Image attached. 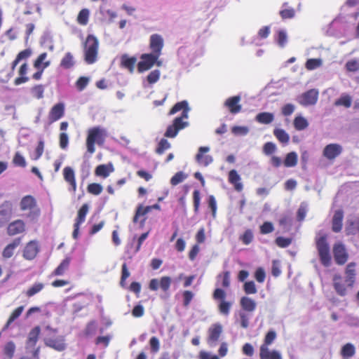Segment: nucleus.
Segmentation results:
<instances>
[{
	"instance_id": "48",
	"label": "nucleus",
	"mask_w": 359,
	"mask_h": 359,
	"mask_svg": "<svg viewBox=\"0 0 359 359\" xmlns=\"http://www.w3.org/2000/svg\"><path fill=\"white\" fill-rule=\"evenodd\" d=\"M31 93L34 97L41 99L43 97L44 86L41 84L35 85L31 88Z\"/></svg>"
},
{
	"instance_id": "62",
	"label": "nucleus",
	"mask_w": 359,
	"mask_h": 359,
	"mask_svg": "<svg viewBox=\"0 0 359 359\" xmlns=\"http://www.w3.org/2000/svg\"><path fill=\"white\" fill-rule=\"evenodd\" d=\"M201 202L200 191L198 190H194L193 192V203L194 209L195 213H198Z\"/></svg>"
},
{
	"instance_id": "52",
	"label": "nucleus",
	"mask_w": 359,
	"mask_h": 359,
	"mask_svg": "<svg viewBox=\"0 0 359 359\" xmlns=\"http://www.w3.org/2000/svg\"><path fill=\"white\" fill-rule=\"evenodd\" d=\"M161 76V72L158 69L151 71L147 76V81L149 84L156 83Z\"/></svg>"
},
{
	"instance_id": "4",
	"label": "nucleus",
	"mask_w": 359,
	"mask_h": 359,
	"mask_svg": "<svg viewBox=\"0 0 359 359\" xmlns=\"http://www.w3.org/2000/svg\"><path fill=\"white\" fill-rule=\"evenodd\" d=\"M99 41L93 34H88L83 43L84 60L88 65L95 63L97 60Z\"/></svg>"
},
{
	"instance_id": "12",
	"label": "nucleus",
	"mask_w": 359,
	"mask_h": 359,
	"mask_svg": "<svg viewBox=\"0 0 359 359\" xmlns=\"http://www.w3.org/2000/svg\"><path fill=\"white\" fill-rule=\"evenodd\" d=\"M172 280L169 276H163L158 280L153 278L149 281V288L152 291H156L160 287L163 292H167L171 285Z\"/></svg>"
},
{
	"instance_id": "11",
	"label": "nucleus",
	"mask_w": 359,
	"mask_h": 359,
	"mask_svg": "<svg viewBox=\"0 0 359 359\" xmlns=\"http://www.w3.org/2000/svg\"><path fill=\"white\" fill-rule=\"evenodd\" d=\"M318 98V91L316 89H310L302 94L298 97V102L302 106H309L315 104Z\"/></svg>"
},
{
	"instance_id": "23",
	"label": "nucleus",
	"mask_w": 359,
	"mask_h": 359,
	"mask_svg": "<svg viewBox=\"0 0 359 359\" xmlns=\"http://www.w3.org/2000/svg\"><path fill=\"white\" fill-rule=\"evenodd\" d=\"M25 230V224L21 219H17L10 223L7 228V233L9 236H15L22 233Z\"/></svg>"
},
{
	"instance_id": "35",
	"label": "nucleus",
	"mask_w": 359,
	"mask_h": 359,
	"mask_svg": "<svg viewBox=\"0 0 359 359\" xmlns=\"http://www.w3.org/2000/svg\"><path fill=\"white\" fill-rule=\"evenodd\" d=\"M297 161L298 156L297 153L291 151L286 155L283 161V165L287 168L294 167L297 164Z\"/></svg>"
},
{
	"instance_id": "31",
	"label": "nucleus",
	"mask_w": 359,
	"mask_h": 359,
	"mask_svg": "<svg viewBox=\"0 0 359 359\" xmlns=\"http://www.w3.org/2000/svg\"><path fill=\"white\" fill-rule=\"evenodd\" d=\"M240 304L243 310L248 312H253L257 306L256 302L248 297H241Z\"/></svg>"
},
{
	"instance_id": "54",
	"label": "nucleus",
	"mask_w": 359,
	"mask_h": 359,
	"mask_svg": "<svg viewBox=\"0 0 359 359\" xmlns=\"http://www.w3.org/2000/svg\"><path fill=\"white\" fill-rule=\"evenodd\" d=\"M275 243L282 248L288 247L292 243V238L278 236L275 240Z\"/></svg>"
},
{
	"instance_id": "44",
	"label": "nucleus",
	"mask_w": 359,
	"mask_h": 359,
	"mask_svg": "<svg viewBox=\"0 0 359 359\" xmlns=\"http://www.w3.org/2000/svg\"><path fill=\"white\" fill-rule=\"evenodd\" d=\"M336 106H344L346 108H349L351 106V97L348 95H342L334 102Z\"/></svg>"
},
{
	"instance_id": "21",
	"label": "nucleus",
	"mask_w": 359,
	"mask_h": 359,
	"mask_svg": "<svg viewBox=\"0 0 359 359\" xmlns=\"http://www.w3.org/2000/svg\"><path fill=\"white\" fill-rule=\"evenodd\" d=\"M210 148L208 147H201L198 149V154L196 156V161L200 165L203 166H208L212 162V158L210 155H205V153L208 152Z\"/></svg>"
},
{
	"instance_id": "45",
	"label": "nucleus",
	"mask_w": 359,
	"mask_h": 359,
	"mask_svg": "<svg viewBox=\"0 0 359 359\" xmlns=\"http://www.w3.org/2000/svg\"><path fill=\"white\" fill-rule=\"evenodd\" d=\"M322 65V60L319 58H311L307 60L305 64V67L308 70H313Z\"/></svg>"
},
{
	"instance_id": "58",
	"label": "nucleus",
	"mask_w": 359,
	"mask_h": 359,
	"mask_svg": "<svg viewBox=\"0 0 359 359\" xmlns=\"http://www.w3.org/2000/svg\"><path fill=\"white\" fill-rule=\"evenodd\" d=\"M231 132L235 135H246L249 129L247 126H235L231 128Z\"/></svg>"
},
{
	"instance_id": "19",
	"label": "nucleus",
	"mask_w": 359,
	"mask_h": 359,
	"mask_svg": "<svg viewBox=\"0 0 359 359\" xmlns=\"http://www.w3.org/2000/svg\"><path fill=\"white\" fill-rule=\"evenodd\" d=\"M342 151V147L338 144H327L323 149V156L329 159L333 160Z\"/></svg>"
},
{
	"instance_id": "13",
	"label": "nucleus",
	"mask_w": 359,
	"mask_h": 359,
	"mask_svg": "<svg viewBox=\"0 0 359 359\" xmlns=\"http://www.w3.org/2000/svg\"><path fill=\"white\" fill-rule=\"evenodd\" d=\"M163 46V39L161 35L158 34L151 35L149 39V48L151 50V53L160 57Z\"/></svg>"
},
{
	"instance_id": "9",
	"label": "nucleus",
	"mask_w": 359,
	"mask_h": 359,
	"mask_svg": "<svg viewBox=\"0 0 359 359\" xmlns=\"http://www.w3.org/2000/svg\"><path fill=\"white\" fill-rule=\"evenodd\" d=\"M332 252L337 264L341 266L346 263L348 259V253L342 243L338 242L334 243Z\"/></svg>"
},
{
	"instance_id": "32",
	"label": "nucleus",
	"mask_w": 359,
	"mask_h": 359,
	"mask_svg": "<svg viewBox=\"0 0 359 359\" xmlns=\"http://www.w3.org/2000/svg\"><path fill=\"white\" fill-rule=\"evenodd\" d=\"M24 310V306H18V308H16L11 314V316H9L6 323L4 325L3 329H2V331H6L7 330L11 324L15 320H16L22 313Z\"/></svg>"
},
{
	"instance_id": "5",
	"label": "nucleus",
	"mask_w": 359,
	"mask_h": 359,
	"mask_svg": "<svg viewBox=\"0 0 359 359\" xmlns=\"http://www.w3.org/2000/svg\"><path fill=\"white\" fill-rule=\"evenodd\" d=\"M107 133L104 129L99 126L93 127L88 130L86 137L87 151L90 154H93L95 151V144L102 145L104 142Z\"/></svg>"
},
{
	"instance_id": "39",
	"label": "nucleus",
	"mask_w": 359,
	"mask_h": 359,
	"mask_svg": "<svg viewBox=\"0 0 359 359\" xmlns=\"http://www.w3.org/2000/svg\"><path fill=\"white\" fill-rule=\"evenodd\" d=\"M293 124L294 128L297 130H303L309 126L307 120L302 116H296L294 119Z\"/></svg>"
},
{
	"instance_id": "18",
	"label": "nucleus",
	"mask_w": 359,
	"mask_h": 359,
	"mask_svg": "<svg viewBox=\"0 0 359 359\" xmlns=\"http://www.w3.org/2000/svg\"><path fill=\"white\" fill-rule=\"evenodd\" d=\"M39 251L38 243L35 241H31L25 245L23 250V257L25 259L32 260L36 257Z\"/></svg>"
},
{
	"instance_id": "27",
	"label": "nucleus",
	"mask_w": 359,
	"mask_h": 359,
	"mask_svg": "<svg viewBox=\"0 0 359 359\" xmlns=\"http://www.w3.org/2000/svg\"><path fill=\"white\" fill-rule=\"evenodd\" d=\"M136 62L137 58L135 57H128L127 55H123L121 57V67L127 69L130 73H133Z\"/></svg>"
},
{
	"instance_id": "53",
	"label": "nucleus",
	"mask_w": 359,
	"mask_h": 359,
	"mask_svg": "<svg viewBox=\"0 0 359 359\" xmlns=\"http://www.w3.org/2000/svg\"><path fill=\"white\" fill-rule=\"evenodd\" d=\"M253 233L251 229L245 231L243 235L240 236V240L245 245H249L253 240Z\"/></svg>"
},
{
	"instance_id": "57",
	"label": "nucleus",
	"mask_w": 359,
	"mask_h": 359,
	"mask_svg": "<svg viewBox=\"0 0 359 359\" xmlns=\"http://www.w3.org/2000/svg\"><path fill=\"white\" fill-rule=\"evenodd\" d=\"M13 163L16 166L25 168L26 166V161L25 158L20 154L16 152L13 158Z\"/></svg>"
},
{
	"instance_id": "17",
	"label": "nucleus",
	"mask_w": 359,
	"mask_h": 359,
	"mask_svg": "<svg viewBox=\"0 0 359 359\" xmlns=\"http://www.w3.org/2000/svg\"><path fill=\"white\" fill-rule=\"evenodd\" d=\"M222 332V327L220 324H214L208 330V344L210 346L216 344L219 340L221 333Z\"/></svg>"
},
{
	"instance_id": "59",
	"label": "nucleus",
	"mask_w": 359,
	"mask_h": 359,
	"mask_svg": "<svg viewBox=\"0 0 359 359\" xmlns=\"http://www.w3.org/2000/svg\"><path fill=\"white\" fill-rule=\"evenodd\" d=\"M274 230V227L273 224L271 222H264L260 226V233L262 234H268L273 232Z\"/></svg>"
},
{
	"instance_id": "8",
	"label": "nucleus",
	"mask_w": 359,
	"mask_h": 359,
	"mask_svg": "<svg viewBox=\"0 0 359 359\" xmlns=\"http://www.w3.org/2000/svg\"><path fill=\"white\" fill-rule=\"evenodd\" d=\"M226 294L225 291L221 288H217L215 290L212 297L215 300L219 301L218 310L220 313L228 316L230 313V310L232 306V302L226 301Z\"/></svg>"
},
{
	"instance_id": "56",
	"label": "nucleus",
	"mask_w": 359,
	"mask_h": 359,
	"mask_svg": "<svg viewBox=\"0 0 359 359\" xmlns=\"http://www.w3.org/2000/svg\"><path fill=\"white\" fill-rule=\"evenodd\" d=\"M130 273L128 269L126 263H123L121 266V277L120 285L124 287L126 286V280L130 276Z\"/></svg>"
},
{
	"instance_id": "30",
	"label": "nucleus",
	"mask_w": 359,
	"mask_h": 359,
	"mask_svg": "<svg viewBox=\"0 0 359 359\" xmlns=\"http://www.w3.org/2000/svg\"><path fill=\"white\" fill-rule=\"evenodd\" d=\"M28 70V65L26 62L23 63L19 68L18 74L19 76L17 77L14 81L15 86H19L22 83H26L29 81V77L26 76Z\"/></svg>"
},
{
	"instance_id": "33",
	"label": "nucleus",
	"mask_w": 359,
	"mask_h": 359,
	"mask_svg": "<svg viewBox=\"0 0 359 359\" xmlns=\"http://www.w3.org/2000/svg\"><path fill=\"white\" fill-rule=\"evenodd\" d=\"M279 14L283 20L291 19L295 15V11L293 8L288 6V3L285 2L283 4V9L279 12Z\"/></svg>"
},
{
	"instance_id": "29",
	"label": "nucleus",
	"mask_w": 359,
	"mask_h": 359,
	"mask_svg": "<svg viewBox=\"0 0 359 359\" xmlns=\"http://www.w3.org/2000/svg\"><path fill=\"white\" fill-rule=\"evenodd\" d=\"M114 169L111 163L101 164L96 167L95 174L96 176L106 178L114 171Z\"/></svg>"
},
{
	"instance_id": "28",
	"label": "nucleus",
	"mask_w": 359,
	"mask_h": 359,
	"mask_svg": "<svg viewBox=\"0 0 359 359\" xmlns=\"http://www.w3.org/2000/svg\"><path fill=\"white\" fill-rule=\"evenodd\" d=\"M71 263V258L67 257L64 259L57 267L51 273L52 276H63L69 269Z\"/></svg>"
},
{
	"instance_id": "34",
	"label": "nucleus",
	"mask_w": 359,
	"mask_h": 359,
	"mask_svg": "<svg viewBox=\"0 0 359 359\" xmlns=\"http://www.w3.org/2000/svg\"><path fill=\"white\" fill-rule=\"evenodd\" d=\"M45 285L43 283L36 282L25 292L27 297H32L43 290Z\"/></svg>"
},
{
	"instance_id": "43",
	"label": "nucleus",
	"mask_w": 359,
	"mask_h": 359,
	"mask_svg": "<svg viewBox=\"0 0 359 359\" xmlns=\"http://www.w3.org/2000/svg\"><path fill=\"white\" fill-rule=\"evenodd\" d=\"M89 14L87 8L81 9L77 16V22L81 25H86L88 22Z\"/></svg>"
},
{
	"instance_id": "22",
	"label": "nucleus",
	"mask_w": 359,
	"mask_h": 359,
	"mask_svg": "<svg viewBox=\"0 0 359 359\" xmlns=\"http://www.w3.org/2000/svg\"><path fill=\"white\" fill-rule=\"evenodd\" d=\"M344 211L341 209L334 211L332 219V230L334 233L341 231L343 226Z\"/></svg>"
},
{
	"instance_id": "41",
	"label": "nucleus",
	"mask_w": 359,
	"mask_h": 359,
	"mask_svg": "<svg viewBox=\"0 0 359 359\" xmlns=\"http://www.w3.org/2000/svg\"><path fill=\"white\" fill-rule=\"evenodd\" d=\"M151 210V207H144L142 205H140L136 210L135 214L133 217V222L137 223L139 221V218L141 216H144L147 214Z\"/></svg>"
},
{
	"instance_id": "3",
	"label": "nucleus",
	"mask_w": 359,
	"mask_h": 359,
	"mask_svg": "<svg viewBox=\"0 0 359 359\" xmlns=\"http://www.w3.org/2000/svg\"><path fill=\"white\" fill-rule=\"evenodd\" d=\"M20 209L24 212L23 217L30 222L36 221L41 214L36 200L32 195H27L22 198Z\"/></svg>"
},
{
	"instance_id": "36",
	"label": "nucleus",
	"mask_w": 359,
	"mask_h": 359,
	"mask_svg": "<svg viewBox=\"0 0 359 359\" xmlns=\"http://www.w3.org/2000/svg\"><path fill=\"white\" fill-rule=\"evenodd\" d=\"M255 119L260 123L269 124L273 121L274 116L270 112H261L256 116Z\"/></svg>"
},
{
	"instance_id": "25",
	"label": "nucleus",
	"mask_w": 359,
	"mask_h": 359,
	"mask_svg": "<svg viewBox=\"0 0 359 359\" xmlns=\"http://www.w3.org/2000/svg\"><path fill=\"white\" fill-rule=\"evenodd\" d=\"M21 243V238H16L11 243L8 244L2 252L4 259H9L14 255V251Z\"/></svg>"
},
{
	"instance_id": "10",
	"label": "nucleus",
	"mask_w": 359,
	"mask_h": 359,
	"mask_svg": "<svg viewBox=\"0 0 359 359\" xmlns=\"http://www.w3.org/2000/svg\"><path fill=\"white\" fill-rule=\"evenodd\" d=\"M88 212V205L86 203L82 205V206L78 210L77 217L75 219V222L74 224V231L72 233V237L74 239L78 238L80 226L82 223L85 222Z\"/></svg>"
},
{
	"instance_id": "46",
	"label": "nucleus",
	"mask_w": 359,
	"mask_h": 359,
	"mask_svg": "<svg viewBox=\"0 0 359 359\" xmlns=\"http://www.w3.org/2000/svg\"><path fill=\"white\" fill-rule=\"evenodd\" d=\"M103 188L98 183H90L87 187V191L93 195L97 196L102 193Z\"/></svg>"
},
{
	"instance_id": "60",
	"label": "nucleus",
	"mask_w": 359,
	"mask_h": 359,
	"mask_svg": "<svg viewBox=\"0 0 359 359\" xmlns=\"http://www.w3.org/2000/svg\"><path fill=\"white\" fill-rule=\"evenodd\" d=\"M89 82V79L86 76H81L76 82V87L79 91H82L86 88Z\"/></svg>"
},
{
	"instance_id": "26",
	"label": "nucleus",
	"mask_w": 359,
	"mask_h": 359,
	"mask_svg": "<svg viewBox=\"0 0 359 359\" xmlns=\"http://www.w3.org/2000/svg\"><path fill=\"white\" fill-rule=\"evenodd\" d=\"M41 329L39 326H36L29 332L28 338L26 342L27 348H34L39 339Z\"/></svg>"
},
{
	"instance_id": "42",
	"label": "nucleus",
	"mask_w": 359,
	"mask_h": 359,
	"mask_svg": "<svg viewBox=\"0 0 359 359\" xmlns=\"http://www.w3.org/2000/svg\"><path fill=\"white\" fill-rule=\"evenodd\" d=\"M276 338V333L274 330H269L265 335L263 344L260 346V347L263 348H269V346L271 345L273 341Z\"/></svg>"
},
{
	"instance_id": "24",
	"label": "nucleus",
	"mask_w": 359,
	"mask_h": 359,
	"mask_svg": "<svg viewBox=\"0 0 359 359\" xmlns=\"http://www.w3.org/2000/svg\"><path fill=\"white\" fill-rule=\"evenodd\" d=\"M259 359H282V356L277 350H270L269 348L260 347Z\"/></svg>"
},
{
	"instance_id": "61",
	"label": "nucleus",
	"mask_w": 359,
	"mask_h": 359,
	"mask_svg": "<svg viewBox=\"0 0 359 359\" xmlns=\"http://www.w3.org/2000/svg\"><path fill=\"white\" fill-rule=\"evenodd\" d=\"M276 150V146L271 142H268L264 144L263 152L264 154L269 156L273 154Z\"/></svg>"
},
{
	"instance_id": "7",
	"label": "nucleus",
	"mask_w": 359,
	"mask_h": 359,
	"mask_svg": "<svg viewBox=\"0 0 359 359\" xmlns=\"http://www.w3.org/2000/svg\"><path fill=\"white\" fill-rule=\"evenodd\" d=\"M159 56L151 53H144L141 55V60L137 64V70L140 73H142L150 69L154 65L157 67L162 66V61L159 60Z\"/></svg>"
},
{
	"instance_id": "1",
	"label": "nucleus",
	"mask_w": 359,
	"mask_h": 359,
	"mask_svg": "<svg viewBox=\"0 0 359 359\" xmlns=\"http://www.w3.org/2000/svg\"><path fill=\"white\" fill-rule=\"evenodd\" d=\"M182 111L180 116L176 117L172 124L169 125L164 134L165 137L173 138L177 136L179 131L189 126V123L185 121L189 118L190 108L187 100H182L177 102L169 111L168 115L172 116Z\"/></svg>"
},
{
	"instance_id": "14",
	"label": "nucleus",
	"mask_w": 359,
	"mask_h": 359,
	"mask_svg": "<svg viewBox=\"0 0 359 359\" xmlns=\"http://www.w3.org/2000/svg\"><path fill=\"white\" fill-rule=\"evenodd\" d=\"M241 100L240 95L232 96L226 100L224 105L231 114H236L242 110V105L240 104Z\"/></svg>"
},
{
	"instance_id": "50",
	"label": "nucleus",
	"mask_w": 359,
	"mask_h": 359,
	"mask_svg": "<svg viewBox=\"0 0 359 359\" xmlns=\"http://www.w3.org/2000/svg\"><path fill=\"white\" fill-rule=\"evenodd\" d=\"M243 290L247 294H254L257 292L255 283L254 281H247L243 285Z\"/></svg>"
},
{
	"instance_id": "37",
	"label": "nucleus",
	"mask_w": 359,
	"mask_h": 359,
	"mask_svg": "<svg viewBox=\"0 0 359 359\" xmlns=\"http://www.w3.org/2000/svg\"><path fill=\"white\" fill-rule=\"evenodd\" d=\"M340 353L344 358H351L355 354V348L353 344L347 343L342 346Z\"/></svg>"
},
{
	"instance_id": "38",
	"label": "nucleus",
	"mask_w": 359,
	"mask_h": 359,
	"mask_svg": "<svg viewBox=\"0 0 359 359\" xmlns=\"http://www.w3.org/2000/svg\"><path fill=\"white\" fill-rule=\"evenodd\" d=\"M273 135L280 142L283 144H287L289 142L290 136L283 129H274Z\"/></svg>"
},
{
	"instance_id": "63",
	"label": "nucleus",
	"mask_w": 359,
	"mask_h": 359,
	"mask_svg": "<svg viewBox=\"0 0 359 359\" xmlns=\"http://www.w3.org/2000/svg\"><path fill=\"white\" fill-rule=\"evenodd\" d=\"M255 278L258 283H262L264 282L266 278V273L262 267H259L255 272Z\"/></svg>"
},
{
	"instance_id": "40",
	"label": "nucleus",
	"mask_w": 359,
	"mask_h": 359,
	"mask_svg": "<svg viewBox=\"0 0 359 359\" xmlns=\"http://www.w3.org/2000/svg\"><path fill=\"white\" fill-rule=\"evenodd\" d=\"M74 65L73 55L71 53H67L60 62V66L65 69H70Z\"/></svg>"
},
{
	"instance_id": "47",
	"label": "nucleus",
	"mask_w": 359,
	"mask_h": 359,
	"mask_svg": "<svg viewBox=\"0 0 359 359\" xmlns=\"http://www.w3.org/2000/svg\"><path fill=\"white\" fill-rule=\"evenodd\" d=\"M46 344L47 346L52 347L59 351H63L65 348V344L63 342L59 341L56 339H48L46 341Z\"/></svg>"
},
{
	"instance_id": "15",
	"label": "nucleus",
	"mask_w": 359,
	"mask_h": 359,
	"mask_svg": "<svg viewBox=\"0 0 359 359\" xmlns=\"http://www.w3.org/2000/svg\"><path fill=\"white\" fill-rule=\"evenodd\" d=\"M63 177L65 181L69 185V191L76 193L77 184L76 176L72 168L67 166L63 169Z\"/></svg>"
},
{
	"instance_id": "20",
	"label": "nucleus",
	"mask_w": 359,
	"mask_h": 359,
	"mask_svg": "<svg viewBox=\"0 0 359 359\" xmlns=\"http://www.w3.org/2000/svg\"><path fill=\"white\" fill-rule=\"evenodd\" d=\"M65 114V105L62 102L55 104L48 113V119L53 123L61 118Z\"/></svg>"
},
{
	"instance_id": "2",
	"label": "nucleus",
	"mask_w": 359,
	"mask_h": 359,
	"mask_svg": "<svg viewBox=\"0 0 359 359\" xmlns=\"http://www.w3.org/2000/svg\"><path fill=\"white\" fill-rule=\"evenodd\" d=\"M356 264L350 262L345 269V278L341 274L335 273L332 277V285L336 293L341 297H344L348 293V289L352 288L356 279Z\"/></svg>"
},
{
	"instance_id": "6",
	"label": "nucleus",
	"mask_w": 359,
	"mask_h": 359,
	"mask_svg": "<svg viewBox=\"0 0 359 359\" xmlns=\"http://www.w3.org/2000/svg\"><path fill=\"white\" fill-rule=\"evenodd\" d=\"M316 245L321 264L325 267L330 266L332 257L330 252V246L327 241V236L324 234L317 237L316 238Z\"/></svg>"
},
{
	"instance_id": "51",
	"label": "nucleus",
	"mask_w": 359,
	"mask_h": 359,
	"mask_svg": "<svg viewBox=\"0 0 359 359\" xmlns=\"http://www.w3.org/2000/svg\"><path fill=\"white\" fill-rule=\"evenodd\" d=\"M345 67L348 72H355L359 70V61L356 59L348 60L346 63Z\"/></svg>"
},
{
	"instance_id": "49",
	"label": "nucleus",
	"mask_w": 359,
	"mask_h": 359,
	"mask_svg": "<svg viewBox=\"0 0 359 359\" xmlns=\"http://www.w3.org/2000/svg\"><path fill=\"white\" fill-rule=\"evenodd\" d=\"M13 210V205L10 201L4 202L0 206V215L2 216L11 215Z\"/></svg>"
},
{
	"instance_id": "55",
	"label": "nucleus",
	"mask_w": 359,
	"mask_h": 359,
	"mask_svg": "<svg viewBox=\"0 0 359 359\" xmlns=\"http://www.w3.org/2000/svg\"><path fill=\"white\" fill-rule=\"evenodd\" d=\"M170 147V144L168 142V141L166 139H161L158 144V147L156 149V152L158 154H162L164 153V151L169 149Z\"/></svg>"
},
{
	"instance_id": "64",
	"label": "nucleus",
	"mask_w": 359,
	"mask_h": 359,
	"mask_svg": "<svg viewBox=\"0 0 359 359\" xmlns=\"http://www.w3.org/2000/svg\"><path fill=\"white\" fill-rule=\"evenodd\" d=\"M185 179V176L182 172H178L173 175L170 180V184L172 186H176L181 183Z\"/></svg>"
},
{
	"instance_id": "16",
	"label": "nucleus",
	"mask_w": 359,
	"mask_h": 359,
	"mask_svg": "<svg viewBox=\"0 0 359 359\" xmlns=\"http://www.w3.org/2000/svg\"><path fill=\"white\" fill-rule=\"evenodd\" d=\"M228 182L233 185L237 192H241L243 190L244 186L241 177L236 170L233 169L229 172Z\"/></svg>"
}]
</instances>
